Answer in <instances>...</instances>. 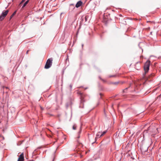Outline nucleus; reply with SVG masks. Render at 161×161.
Wrapping results in <instances>:
<instances>
[{"label":"nucleus","instance_id":"nucleus-24","mask_svg":"<svg viewBox=\"0 0 161 161\" xmlns=\"http://www.w3.org/2000/svg\"><path fill=\"white\" fill-rule=\"evenodd\" d=\"M100 96H101L102 94H101V93H100Z\"/></svg>","mask_w":161,"mask_h":161},{"label":"nucleus","instance_id":"nucleus-14","mask_svg":"<svg viewBox=\"0 0 161 161\" xmlns=\"http://www.w3.org/2000/svg\"><path fill=\"white\" fill-rule=\"evenodd\" d=\"M119 83V82H113L112 83L113 84H114V85H117L118 83Z\"/></svg>","mask_w":161,"mask_h":161},{"label":"nucleus","instance_id":"nucleus-26","mask_svg":"<svg viewBox=\"0 0 161 161\" xmlns=\"http://www.w3.org/2000/svg\"><path fill=\"white\" fill-rule=\"evenodd\" d=\"M41 108L42 109V107H41Z\"/></svg>","mask_w":161,"mask_h":161},{"label":"nucleus","instance_id":"nucleus-17","mask_svg":"<svg viewBox=\"0 0 161 161\" xmlns=\"http://www.w3.org/2000/svg\"><path fill=\"white\" fill-rule=\"evenodd\" d=\"M84 18L85 19V21H86L87 20V16H86Z\"/></svg>","mask_w":161,"mask_h":161},{"label":"nucleus","instance_id":"nucleus-27","mask_svg":"<svg viewBox=\"0 0 161 161\" xmlns=\"http://www.w3.org/2000/svg\"><path fill=\"white\" fill-rule=\"evenodd\" d=\"M137 70H138L139 69H136Z\"/></svg>","mask_w":161,"mask_h":161},{"label":"nucleus","instance_id":"nucleus-11","mask_svg":"<svg viewBox=\"0 0 161 161\" xmlns=\"http://www.w3.org/2000/svg\"><path fill=\"white\" fill-rule=\"evenodd\" d=\"M23 142V141H20L18 142L17 143V145L18 146L20 145Z\"/></svg>","mask_w":161,"mask_h":161},{"label":"nucleus","instance_id":"nucleus-1","mask_svg":"<svg viewBox=\"0 0 161 161\" xmlns=\"http://www.w3.org/2000/svg\"><path fill=\"white\" fill-rule=\"evenodd\" d=\"M150 64V61L148 60L144 64V69L145 71V74H146L149 70Z\"/></svg>","mask_w":161,"mask_h":161},{"label":"nucleus","instance_id":"nucleus-6","mask_svg":"<svg viewBox=\"0 0 161 161\" xmlns=\"http://www.w3.org/2000/svg\"><path fill=\"white\" fill-rule=\"evenodd\" d=\"M24 157L23 153H21L19 156L17 161H24Z\"/></svg>","mask_w":161,"mask_h":161},{"label":"nucleus","instance_id":"nucleus-13","mask_svg":"<svg viewBox=\"0 0 161 161\" xmlns=\"http://www.w3.org/2000/svg\"><path fill=\"white\" fill-rule=\"evenodd\" d=\"M76 125H74L73 126L72 128L73 130H75L76 129Z\"/></svg>","mask_w":161,"mask_h":161},{"label":"nucleus","instance_id":"nucleus-18","mask_svg":"<svg viewBox=\"0 0 161 161\" xmlns=\"http://www.w3.org/2000/svg\"><path fill=\"white\" fill-rule=\"evenodd\" d=\"M99 78L100 79H101V80H102L103 82H105V80H103V79H102L101 78V77H100V76H99Z\"/></svg>","mask_w":161,"mask_h":161},{"label":"nucleus","instance_id":"nucleus-9","mask_svg":"<svg viewBox=\"0 0 161 161\" xmlns=\"http://www.w3.org/2000/svg\"><path fill=\"white\" fill-rule=\"evenodd\" d=\"M16 11H14L13 13V14L11 15V16L10 17V19H9V20H10L11 19H12V18L15 15V14H16Z\"/></svg>","mask_w":161,"mask_h":161},{"label":"nucleus","instance_id":"nucleus-4","mask_svg":"<svg viewBox=\"0 0 161 161\" xmlns=\"http://www.w3.org/2000/svg\"><path fill=\"white\" fill-rule=\"evenodd\" d=\"M107 132V130L104 131L103 132L102 131L98 132L96 134V137L95 138V141H97V139L103 136Z\"/></svg>","mask_w":161,"mask_h":161},{"label":"nucleus","instance_id":"nucleus-5","mask_svg":"<svg viewBox=\"0 0 161 161\" xmlns=\"http://www.w3.org/2000/svg\"><path fill=\"white\" fill-rule=\"evenodd\" d=\"M8 12V10H7L6 11L3 12L0 16V20L2 21L4 19Z\"/></svg>","mask_w":161,"mask_h":161},{"label":"nucleus","instance_id":"nucleus-10","mask_svg":"<svg viewBox=\"0 0 161 161\" xmlns=\"http://www.w3.org/2000/svg\"><path fill=\"white\" fill-rule=\"evenodd\" d=\"M28 2H29V0H27V1H26L24 3V4L22 7V8H23L24 7H25L26 5V4L28 3Z\"/></svg>","mask_w":161,"mask_h":161},{"label":"nucleus","instance_id":"nucleus-2","mask_svg":"<svg viewBox=\"0 0 161 161\" xmlns=\"http://www.w3.org/2000/svg\"><path fill=\"white\" fill-rule=\"evenodd\" d=\"M52 58H50L48 59L45 66L44 68L46 69H48L50 68L52 65Z\"/></svg>","mask_w":161,"mask_h":161},{"label":"nucleus","instance_id":"nucleus-15","mask_svg":"<svg viewBox=\"0 0 161 161\" xmlns=\"http://www.w3.org/2000/svg\"><path fill=\"white\" fill-rule=\"evenodd\" d=\"M127 87L126 88H125L124 90H123V92H125V91L126 90H127V89L129 87Z\"/></svg>","mask_w":161,"mask_h":161},{"label":"nucleus","instance_id":"nucleus-7","mask_svg":"<svg viewBox=\"0 0 161 161\" xmlns=\"http://www.w3.org/2000/svg\"><path fill=\"white\" fill-rule=\"evenodd\" d=\"M75 8V5L73 4H70L69 10L72 11Z\"/></svg>","mask_w":161,"mask_h":161},{"label":"nucleus","instance_id":"nucleus-22","mask_svg":"<svg viewBox=\"0 0 161 161\" xmlns=\"http://www.w3.org/2000/svg\"><path fill=\"white\" fill-rule=\"evenodd\" d=\"M69 86H70V88H72V85H70Z\"/></svg>","mask_w":161,"mask_h":161},{"label":"nucleus","instance_id":"nucleus-21","mask_svg":"<svg viewBox=\"0 0 161 161\" xmlns=\"http://www.w3.org/2000/svg\"><path fill=\"white\" fill-rule=\"evenodd\" d=\"M29 51V50H28L27 51V52H26V54H27L28 53V52Z\"/></svg>","mask_w":161,"mask_h":161},{"label":"nucleus","instance_id":"nucleus-25","mask_svg":"<svg viewBox=\"0 0 161 161\" xmlns=\"http://www.w3.org/2000/svg\"><path fill=\"white\" fill-rule=\"evenodd\" d=\"M87 87H86V88H85V89H87Z\"/></svg>","mask_w":161,"mask_h":161},{"label":"nucleus","instance_id":"nucleus-19","mask_svg":"<svg viewBox=\"0 0 161 161\" xmlns=\"http://www.w3.org/2000/svg\"><path fill=\"white\" fill-rule=\"evenodd\" d=\"M115 76V75H111L109 76V77H114Z\"/></svg>","mask_w":161,"mask_h":161},{"label":"nucleus","instance_id":"nucleus-16","mask_svg":"<svg viewBox=\"0 0 161 161\" xmlns=\"http://www.w3.org/2000/svg\"><path fill=\"white\" fill-rule=\"evenodd\" d=\"M25 0H22L21 1V3H20V4H21L23 3L25 1Z\"/></svg>","mask_w":161,"mask_h":161},{"label":"nucleus","instance_id":"nucleus-3","mask_svg":"<svg viewBox=\"0 0 161 161\" xmlns=\"http://www.w3.org/2000/svg\"><path fill=\"white\" fill-rule=\"evenodd\" d=\"M78 93L80 95V103L79 106V107L80 108H83V103L85 102L84 100V96L82 93L80 92H78Z\"/></svg>","mask_w":161,"mask_h":161},{"label":"nucleus","instance_id":"nucleus-23","mask_svg":"<svg viewBox=\"0 0 161 161\" xmlns=\"http://www.w3.org/2000/svg\"><path fill=\"white\" fill-rule=\"evenodd\" d=\"M83 44H82V47H83Z\"/></svg>","mask_w":161,"mask_h":161},{"label":"nucleus","instance_id":"nucleus-8","mask_svg":"<svg viewBox=\"0 0 161 161\" xmlns=\"http://www.w3.org/2000/svg\"><path fill=\"white\" fill-rule=\"evenodd\" d=\"M82 4V2L80 1H78L75 5V7L76 8H78Z\"/></svg>","mask_w":161,"mask_h":161},{"label":"nucleus","instance_id":"nucleus-12","mask_svg":"<svg viewBox=\"0 0 161 161\" xmlns=\"http://www.w3.org/2000/svg\"><path fill=\"white\" fill-rule=\"evenodd\" d=\"M81 130H80L79 132L78 133V136L77 137V138H79L80 137V134L81 133Z\"/></svg>","mask_w":161,"mask_h":161},{"label":"nucleus","instance_id":"nucleus-20","mask_svg":"<svg viewBox=\"0 0 161 161\" xmlns=\"http://www.w3.org/2000/svg\"><path fill=\"white\" fill-rule=\"evenodd\" d=\"M139 64V62H137V63H136V65H135V66H136V65H137V64Z\"/></svg>","mask_w":161,"mask_h":161}]
</instances>
